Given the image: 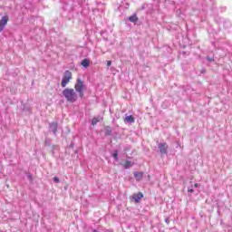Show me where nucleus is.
Masks as SVG:
<instances>
[{"label":"nucleus","instance_id":"f257e3e1","mask_svg":"<svg viewBox=\"0 0 232 232\" xmlns=\"http://www.w3.org/2000/svg\"><path fill=\"white\" fill-rule=\"evenodd\" d=\"M63 95L67 102H75L78 99L77 92L72 88H66L63 91Z\"/></svg>","mask_w":232,"mask_h":232},{"label":"nucleus","instance_id":"f03ea898","mask_svg":"<svg viewBox=\"0 0 232 232\" xmlns=\"http://www.w3.org/2000/svg\"><path fill=\"white\" fill-rule=\"evenodd\" d=\"M74 90L80 95L81 99L84 97V90H86V85H84V82L82 79L78 78L76 80V83L74 84Z\"/></svg>","mask_w":232,"mask_h":232},{"label":"nucleus","instance_id":"7ed1b4c3","mask_svg":"<svg viewBox=\"0 0 232 232\" xmlns=\"http://www.w3.org/2000/svg\"><path fill=\"white\" fill-rule=\"evenodd\" d=\"M73 78V75L72 72L70 71H65L62 79V83L61 86L62 88H66L70 81Z\"/></svg>","mask_w":232,"mask_h":232},{"label":"nucleus","instance_id":"20e7f679","mask_svg":"<svg viewBox=\"0 0 232 232\" xmlns=\"http://www.w3.org/2000/svg\"><path fill=\"white\" fill-rule=\"evenodd\" d=\"M8 15H5L1 18L0 20V32H2L3 30H5V27L6 26V24H8Z\"/></svg>","mask_w":232,"mask_h":232},{"label":"nucleus","instance_id":"39448f33","mask_svg":"<svg viewBox=\"0 0 232 232\" xmlns=\"http://www.w3.org/2000/svg\"><path fill=\"white\" fill-rule=\"evenodd\" d=\"M131 198L136 202V204H139L140 199L144 198V194H142V192L135 193L131 196Z\"/></svg>","mask_w":232,"mask_h":232},{"label":"nucleus","instance_id":"423d86ee","mask_svg":"<svg viewBox=\"0 0 232 232\" xmlns=\"http://www.w3.org/2000/svg\"><path fill=\"white\" fill-rule=\"evenodd\" d=\"M158 148L162 155H166V153H168V143H160Z\"/></svg>","mask_w":232,"mask_h":232},{"label":"nucleus","instance_id":"0eeeda50","mask_svg":"<svg viewBox=\"0 0 232 232\" xmlns=\"http://www.w3.org/2000/svg\"><path fill=\"white\" fill-rule=\"evenodd\" d=\"M143 177H144V172H139V171L134 172V178L136 179L137 182H140Z\"/></svg>","mask_w":232,"mask_h":232},{"label":"nucleus","instance_id":"6e6552de","mask_svg":"<svg viewBox=\"0 0 232 232\" xmlns=\"http://www.w3.org/2000/svg\"><path fill=\"white\" fill-rule=\"evenodd\" d=\"M124 122L133 123V122H135V118L133 117V115L126 116L124 118Z\"/></svg>","mask_w":232,"mask_h":232},{"label":"nucleus","instance_id":"1a4fd4ad","mask_svg":"<svg viewBox=\"0 0 232 232\" xmlns=\"http://www.w3.org/2000/svg\"><path fill=\"white\" fill-rule=\"evenodd\" d=\"M104 133H105V135H106L107 137H110V136L111 135V133H112V131H111V127L106 126V127L104 128Z\"/></svg>","mask_w":232,"mask_h":232},{"label":"nucleus","instance_id":"9d476101","mask_svg":"<svg viewBox=\"0 0 232 232\" xmlns=\"http://www.w3.org/2000/svg\"><path fill=\"white\" fill-rule=\"evenodd\" d=\"M82 66H83V68H88L90 66V60L89 59H83L82 61Z\"/></svg>","mask_w":232,"mask_h":232},{"label":"nucleus","instance_id":"9b49d317","mask_svg":"<svg viewBox=\"0 0 232 232\" xmlns=\"http://www.w3.org/2000/svg\"><path fill=\"white\" fill-rule=\"evenodd\" d=\"M129 21L130 23H137V21H139V17H137V14H133L129 17Z\"/></svg>","mask_w":232,"mask_h":232},{"label":"nucleus","instance_id":"f8f14e48","mask_svg":"<svg viewBox=\"0 0 232 232\" xmlns=\"http://www.w3.org/2000/svg\"><path fill=\"white\" fill-rule=\"evenodd\" d=\"M130 166H131V161H130V160H127V161L123 164V168H124L125 169H130Z\"/></svg>","mask_w":232,"mask_h":232},{"label":"nucleus","instance_id":"ddd939ff","mask_svg":"<svg viewBox=\"0 0 232 232\" xmlns=\"http://www.w3.org/2000/svg\"><path fill=\"white\" fill-rule=\"evenodd\" d=\"M100 121H101V120H99V118H92V125L96 126L97 122H100Z\"/></svg>","mask_w":232,"mask_h":232},{"label":"nucleus","instance_id":"4468645a","mask_svg":"<svg viewBox=\"0 0 232 232\" xmlns=\"http://www.w3.org/2000/svg\"><path fill=\"white\" fill-rule=\"evenodd\" d=\"M113 159H115V160H119V151L115 150L112 154Z\"/></svg>","mask_w":232,"mask_h":232},{"label":"nucleus","instance_id":"2eb2a0df","mask_svg":"<svg viewBox=\"0 0 232 232\" xmlns=\"http://www.w3.org/2000/svg\"><path fill=\"white\" fill-rule=\"evenodd\" d=\"M53 181H54L56 184H59V182H60L59 178L54 177V178H53Z\"/></svg>","mask_w":232,"mask_h":232},{"label":"nucleus","instance_id":"dca6fc26","mask_svg":"<svg viewBox=\"0 0 232 232\" xmlns=\"http://www.w3.org/2000/svg\"><path fill=\"white\" fill-rule=\"evenodd\" d=\"M188 193H193L195 190H193V188H188Z\"/></svg>","mask_w":232,"mask_h":232},{"label":"nucleus","instance_id":"f3484780","mask_svg":"<svg viewBox=\"0 0 232 232\" xmlns=\"http://www.w3.org/2000/svg\"><path fill=\"white\" fill-rule=\"evenodd\" d=\"M107 66H111V61L107 62Z\"/></svg>","mask_w":232,"mask_h":232},{"label":"nucleus","instance_id":"a211bd4d","mask_svg":"<svg viewBox=\"0 0 232 232\" xmlns=\"http://www.w3.org/2000/svg\"><path fill=\"white\" fill-rule=\"evenodd\" d=\"M194 188H198V183L194 184Z\"/></svg>","mask_w":232,"mask_h":232},{"label":"nucleus","instance_id":"6ab92c4d","mask_svg":"<svg viewBox=\"0 0 232 232\" xmlns=\"http://www.w3.org/2000/svg\"><path fill=\"white\" fill-rule=\"evenodd\" d=\"M208 61L212 62V61H214V60H213V58H208Z\"/></svg>","mask_w":232,"mask_h":232}]
</instances>
